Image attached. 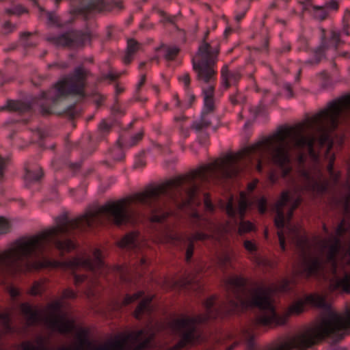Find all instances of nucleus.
I'll return each instance as SVG.
<instances>
[{"mask_svg":"<svg viewBox=\"0 0 350 350\" xmlns=\"http://www.w3.org/2000/svg\"><path fill=\"white\" fill-rule=\"evenodd\" d=\"M189 181L187 175L170 180L156 187H148L141 193L109 202L75 219H69L67 213L56 218V226L39 234L32 237H23L15 240L10 247L0 253V272L15 273L25 269L27 271L40 270L49 267H62L75 269L83 267L88 269L92 267L90 258H74L64 262H51L43 259L33 262L27 260L31 256L42 253L44 248L53 243L59 250L70 252L75 245L70 239L59 240L62 235L68 234L75 229L85 230L94 225L100 215L111 216L116 226H120L129 221L127 205L137 202L144 204H151L161 196L170 189L180 187L183 183Z\"/></svg>","mask_w":350,"mask_h":350,"instance_id":"1","label":"nucleus"},{"mask_svg":"<svg viewBox=\"0 0 350 350\" xmlns=\"http://www.w3.org/2000/svg\"><path fill=\"white\" fill-rule=\"evenodd\" d=\"M340 118H350V94L330 102L327 107L308 120L292 127H280L271 136L246 147L236 154H227L217 159L214 162L192 171L187 174L189 181L200 179L208 181L211 179L231 178L239 173V161L245 156L253 153L265 152L269 153L272 163L282 170V176L286 177L292 170L291 166V144L294 146H308L309 154L314 157L313 146L315 137L305 135L306 127L322 132L319 142L321 146L329 141V132L334 130L338 124Z\"/></svg>","mask_w":350,"mask_h":350,"instance_id":"2","label":"nucleus"},{"mask_svg":"<svg viewBox=\"0 0 350 350\" xmlns=\"http://www.w3.org/2000/svg\"><path fill=\"white\" fill-rule=\"evenodd\" d=\"M244 278L235 276L228 282V295L230 309L234 310L239 307L247 308L256 306L261 312L253 321L254 328L270 325L275 319V312L271 304L269 288H258L253 291L246 287Z\"/></svg>","mask_w":350,"mask_h":350,"instance_id":"3","label":"nucleus"},{"mask_svg":"<svg viewBox=\"0 0 350 350\" xmlns=\"http://www.w3.org/2000/svg\"><path fill=\"white\" fill-rule=\"evenodd\" d=\"M349 327L350 310L345 315L331 312L319 323L275 345L270 350H305L331 334Z\"/></svg>","mask_w":350,"mask_h":350,"instance_id":"4","label":"nucleus"},{"mask_svg":"<svg viewBox=\"0 0 350 350\" xmlns=\"http://www.w3.org/2000/svg\"><path fill=\"white\" fill-rule=\"evenodd\" d=\"M88 331L81 329L77 334V339L79 345L70 349L77 350H124L127 342L139 343L136 350H141L147 347L151 340L150 336H147V332L139 330L129 334L125 338L108 340L100 342L90 341L88 338Z\"/></svg>","mask_w":350,"mask_h":350,"instance_id":"5","label":"nucleus"},{"mask_svg":"<svg viewBox=\"0 0 350 350\" xmlns=\"http://www.w3.org/2000/svg\"><path fill=\"white\" fill-rule=\"evenodd\" d=\"M214 297L207 299L204 303L206 313L199 314L195 318H181L172 321L170 327L172 330L181 332L180 340L169 350H181L189 345H193L198 342L200 335L196 332L195 323H204L210 319H215L217 312L213 308Z\"/></svg>","mask_w":350,"mask_h":350,"instance_id":"6","label":"nucleus"},{"mask_svg":"<svg viewBox=\"0 0 350 350\" xmlns=\"http://www.w3.org/2000/svg\"><path fill=\"white\" fill-rule=\"evenodd\" d=\"M219 51V46L213 48L208 42H201L192 59L193 68L197 72L199 81L205 83L215 81L217 72L214 66L217 62Z\"/></svg>","mask_w":350,"mask_h":350,"instance_id":"7","label":"nucleus"},{"mask_svg":"<svg viewBox=\"0 0 350 350\" xmlns=\"http://www.w3.org/2000/svg\"><path fill=\"white\" fill-rule=\"evenodd\" d=\"M90 72L83 66H79L74 69L72 74L55 85L56 94L52 98L53 104L68 95L85 96V87L88 77Z\"/></svg>","mask_w":350,"mask_h":350,"instance_id":"8","label":"nucleus"},{"mask_svg":"<svg viewBox=\"0 0 350 350\" xmlns=\"http://www.w3.org/2000/svg\"><path fill=\"white\" fill-rule=\"evenodd\" d=\"M92 36L90 31L71 29L57 36H49L46 40L58 48L69 50L83 49L87 44H91Z\"/></svg>","mask_w":350,"mask_h":350,"instance_id":"9","label":"nucleus"},{"mask_svg":"<svg viewBox=\"0 0 350 350\" xmlns=\"http://www.w3.org/2000/svg\"><path fill=\"white\" fill-rule=\"evenodd\" d=\"M296 247L299 251V262L298 273L308 278L317 274L322 267V259L311 254L312 246L305 237H297Z\"/></svg>","mask_w":350,"mask_h":350,"instance_id":"10","label":"nucleus"},{"mask_svg":"<svg viewBox=\"0 0 350 350\" xmlns=\"http://www.w3.org/2000/svg\"><path fill=\"white\" fill-rule=\"evenodd\" d=\"M122 0H90L87 3L81 4L80 6L75 7L70 13L77 15H83L87 17L93 12L103 13L110 12L114 9L122 10L124 9Z\"/></svg>","mask_w":350,"mask_h":350,"instance_id":"11","label":"nucleus"},{"mask_svg":"<svg viewBox=\"0 0 350 350\" xmlns=\"http://www.w3.org/2000/svg\"><path fill=\"white\" fill-rule=\"evenodd\" d=\"M59 309V305L57 303L50 305L43 321L46 327L53 331H57L60 334L70 333L75 327V322L66 319L65 315L58 314Z\"/></svg>","mask_w":350,"mask_h":350,"instance_id":"12","label":"nucleus"},{"mask_svg":"<svg viewBox=\"0 0 350 350\" xmlns=\"http://www.w3.org/2000/svg\"><path fill=\"white\" fill-rule=\"evenodd\" d=\"M288 200V193L287 191H284L282 193L280 199L276 202V216L274 219V224L275 227L278 229H282L284 227L285 217L282 208L286 205Z\"/></svg>","mask_w":350,"mask_h":350,"instance_id":"13","label":"nucleus"},{"mask_svg":"<svg viewBox=\"0 0 350 350\" xmlns=\"http://www.w3.org/2000/svg\"><path fill=\"white\" fill-rule=\"evenodd\" d=\"M329 288L332 292L338 291L341 293L350 294V273H345L342 278L332 280Z\"/></svg>","mask_w":350,"mask_h":350,"instance_id":"14","label":"nucleus"},{"mask_svg":"<svg viewBox=\"0 0 350 350\" xmlns=\"http://www.w3.org/2000/svg\"><path fill=\"white\" fill-rule=\"evenodd\" d=\"M31 104L20 100H8L5 106L0 108L1 111H8L10 112H18L20 113L30 111Z\"/></svg>","mask_w":350,"mask_h":350,"instance_id":"15","label":"nucleus"},{"mask_svg":"<svg viewBox=\"0 0 350 350\" xmlns=\"http://www.w3.org/2000/svg\"><path fill=\"white\" fill-rule=\"evenodd\" d=\"M222 84L225 89H228L231 85H235L241 78L237 72H231L227 65H224L221 70Z\"/></svg>","mask_w":350,"mask_h":350,"instance_id":"16","label":"nucleus"},{"mask_svg":"<svg viewBox=\"0 0 350 350\" xmlns=\"http://www.w3.org/2000/svg\"><path fill=\"white\" fill-rule=\"evenodd\" d=\"M302 176L306 178V187L313 191L317 193H323L327 189V183L318 180L310 176V174L307 171L302 172Z\"/></svg>","mask_w":350,"mask_h":350,"instance_id":"17","label":"nucleus"},{"mask_svg":"<svg viewBox=\"0 0 350 350\" xmlns=\"http://www.w3.org/2000/svg\"><path fill=\"white\" fill-rule=\"evenodd\" d=\"M142 44L134 38L127 40V47L125 55L123 57V62L129 64L133 59L134 55L141 49Z\"/></svg>","mask_w":350,"mask_h":350,"instance_id":"18","label":"nucleus"},{"mask_svg":"<svg viewBox=\"0 0 350 350\" xmlns=\"http://www.w3.org/2000/svg\"><path fill=\"white\" fill-rule=\"evenodd\" d=\"M329 241L323 242V247H327L328 250L326 254L327 261L332 263L334 269H336L335 258L340 249V241L338 239L335 238L331 244H328Z\"/></svg>","mask_w":350,"mask_h":350,"instance_id":"19","label":"nucleus"},{"mask_svg":"<svg viewBox=\"0 0 350 350\" xmlns=\"http://www.w3.org/2000/svg\"><path fill=\"white\" fill-rule=\"evenodd\" d=\"M152 297H146L140 301L138 306L134 311V317L140 319L142 315L149 314L152 310V306L151 305Z\"/></svg>","mask_w":350,"mask_h":350,"instance_id":"20","label":"nucleus"},{"mask_svg":"<svg viewBox=\"0 0 350 350\" xmlns=\"http://www.w3.org/2000/svg\"><path fill=\"white\" fill-rule=\"evenodd\" d=\"M21 310L22 313L26 317L27 325H33L39 321L40 319L38 312L33 310L29 304L25 303L21 304Z\"/></svg>","mask_w":350,"mask_h":350,"instance_id":"21","label":"nucleus"},{"mask_svg":"<svg viewBox=\"0 0 350 350\" xmlns=\"http://www.w3.org/2000/svg\"><path fill=\"white\" fill-rule=\"evenodd\" d=\"M25 180L28 183H32L40 180L44 176L42 168L39 167L35 171H31L28 167H25Z\"/></svg>","mask_w":350,"mask_h":350,"instance_id":"22","label":"nucleus"},{"mask_svg":"<svg viewBox=\"0 0 350 350\" xmlns=\"http://www.w3.org/2000/svg\"><path fill=\"white\" fill-rule=\"evenodd\" d=\"M139 237V232L137 231L131 232L126 234L118 243L120 247H126L134 245Z\"/></svg>","mask_w":350,"mask_h":350,"instance_id":"23","label":"nucleus"},{"mask_svg":"<svg viewBox=\"0 0 350 350\" xmlns=\"http://www.w3.org/2000/svg\"><path fill=\"white\" fill-rule=\"evenodd\" d=\"M160 48L164 50V57L167 61L174 60L180 51V48L176 46H170L162 44Z\"/></svg>","mask_w":350,"mask_h":350,"instance_id":"24","label":"nucleus"},{"mask_svg":"<svg viewBox=\"0 0 350 350\" xmlns=\"http://www.w3.org/2000/svg\"><path fill=\"white\" fill-rule=\"evenodd\" d=\"M198 187L196 185H191V187L188 189L186 191L187 193V199L185 200L182 203H180L178 205V208L183 209L185 206H187L190 205L191 203H193L194 198L196 195V193L198 191Z\"/></svg>","mask_w":350,"mask_h":350,"instance_id":"25","label":"nucleus"},{"mask_svg":"<svg viewBox=\"0 0 350 350\" xmlns=\"http://www.w3.org/2000/svg\"><path fill=\"white\" fill-rule=\"evenodd\" d=\"M214 86L211 85L207 90H204L205 106L209 111H212L214 109Z\"/></svg>","mask_w":350,"mask_h":350,"instance_id":"26","label":"nucleus"},{"mask_svg":"<svg viewBox=\"0 0 350 350\" xmlns=\"http://www.w3.org/2000/svg\"><path fill=\"white\" fill-rule=\"evenodd\" d=\"M93 256L94 257V259L92 260L90 258L92 267H89V270H91V271H94L96 269H98L101 268L104 265V262L102 259L103 258L102 253L99 249L94 250V251L93 252Z\"/></svg>","mask_w":350,"mask_h":350,"instance_id":"27","label":"nucleus"},{"mask_svg":"<svg viewBox=\"0 0 350 350\" xmlns=\"http://www.w3.org/2000/svg\"><path fill=\"white\" fill-rule=\"evenodd\" d=\"M306 301L312 304L316 307L325 308L327 304L323 297L318 295H310L306 297Z\"/></svg>","mask_w":350,"mask_h":350,"instance_id":"28","label":"nucleus"},{"mask_svg":"<svg viewBox=\"0 0 350 350\" xmlns=\"http://www.w3.org/2000/svg\"><path fill=\"white\" fill-rule=\"evenodd\" d=\"M312 8L314 11L315 18L319 21H324L329 16V12L326 10V7L312 5Z\"/></svg>","mask_w":350,"mask_h":350,"instance_id":"29","label":"nucleus"},{"mask_svg":"<svg viewBox=\"0 0 350 350\" xmlns=\"http://www.w3.org/2000/svg\"><path fill=\"white\" fill-rule=\"evenodd\" d=\"M255 230V226L250 221H242L239 223L238 232L240 235Z\"/></svg>","mask_w":350,"mask_h":350,"instance_id":"30","label":"nucleus"},{"mask_svg":"<svg viewBox=\"0 0 350 350\" xmlns=\"http://www.w3.org/2000/svg\"><path fill=\"white\" fill-rule=\"evenodd\" d=\"M5 12L8 15H17L20 16L23 14L29 12L28 10L23 7L22 5H17L14 8H8L5 10Z\"/></svg>","mask_w":350,"mask_h":350,"instance_id":"31","label":"nucleus"},{"mask_svg":"<svg viewBox=\"0 0 350 350\" xmlns=\"http://www.w3.org/2000/svg\"><path fill=\"white\" fill-rule=\"evenodd\" d=\"M48 23L51 25L57 26L58 27H62V24L61 19L54 12H48L46 13Z\"/></svg>","mask_w":350,"mask_h":350,"instance_id":"32","label":"nucleus"},{"mask_svg":"<svg viewBox=\"0 0 350 350\" xmlns=\"http://www.w3.org/2000/svg\"><path fill=\"white\" fill-rule=\"evenodd\" d=\"M231 262V257L228 254H224L218 258V266L221 269H226Z\"/></svg>","mask_w":350,"mask_h":350,"instance_id":"33","label":"nucleus"},{"mask_svg":"<svg viewBox=\"0 0 350 350\" xmlns=\"http://www.w3.org/2000/svg\"><path fill=\"white\" fill-rule=\"evenodd\" d=\"M210 237H211V236L207 234L197 232L189 236L187 238V240L188 242L194 243L195 241H204V240L208 239Z\"/></svg>","mask_w":350,"mask_h":350,"instance_id":"34","label":"nucleus"},{"mask_svg":"<svg viewBox=\"0 0 350 350\" xmlns=\"http://www.w3.org/2000/svg\"><path fill=\"white\" fill-rule=\"evenodd\" d=\"M10 159L9 157H3L0 155V181H3L4 174L7 166L9 164Z\"/></svg>","mask_w":350,"mask_h":350,"instance_id":"35","label":"nucleus"},{"mask_svg":"<svg viewBox=\"0 0 350 350\" xmlns=\"http://www.w3.org/2000/svg\"><path fill=\"white\" fill-rule=\"evenodd\" d=\"M16 29V25L12 23L10 21H6L2 25V29L5 35L12 33Z\"/></svg>","mask_w":350,"mask_h":350,"instance_id":"36","label":"nucleus"},{"mask_svg":"<svg viewBox=\"0 0 350 350\" xmlns=\"http://www.w3.org/2000/svg\"><path fill=\"white\" fill-rule=\"evenodd\" d=\"M142 295H143V292H142V291L135 293L133 294L132 295H126V296L125 297V298L123 300L122 304L125 306L128 305V304L135 301V300L138 299L139 297H141L142 296Z\"/></svg>","mask_w":350,"mask_h":350,"instance_id":"37","label":"nucleus"},{"mask_svg":"<svg viewBox=\"0 0 350 350\" xmlns=\"http://www.w3.org/2000/svg\"><path fill=\"white\" fill-rule=\"evenodd\" d=\"M301 202V199L299 198H297L294 201V202L293 203V204L291 205V208H289V210L287 213V215H286V221L287 222H288L291 219V218L293 217V215L294 211L299 206Z\"/></svg>","mask_w":350,"mask_h":350,"instance_id":"38","label":"nucleus"},{"mask_svg":"<svg viewBox=\"0 0 350 350\" xmlns=\"http://www.w3.org/2000/svg\"><path fill=\"white\" fill-rule=\"evenodd\" d=\"M42 291V284L38 282H35L29 291V293L31 295H38L41 294Z\"/></svg>","mask_w":350,"mask_h":350,"instance_id":"39","label":"nucleus"},{"mask_svg":"<svg viewBox=\"0 0 350 350\" xmlns=\"http://www.w3.org/2000/svg\"><path fill=\"white\" fill-rule=\"evenodd\" d=\"M304 305L301 301H297L295 304H293L288 308V313L291 314H299L303 311Z\"/></svg>","mask_w":350,"mask_h":350,"instance_id":"40","label":"nucleus"},{"mask_svg":"<svg viewBox=\"0 0 350 350\" xmlns=\"http://www.w3.org/2000/svg\"><path fill=\"white\" fill-rule=\"evenodd\" d=\"M10 228L9 221L3 217H0V234L8 232Z\"/></svg>","mask_w":350,"mask_h":350,"instance_id":"41","label":"nucleus"},{"mask_svg":"<svg viewBox=\"0 0 350 350\" xmlns=\"http://www.w3.org/2000/svg\"><path fill=\"white\" fill-rule=\"evenodd\" d=\"M0 322L2 324L5 332L10 331V319L7 314L0 313Z\"/></svg>","mask_w":350,"mask_h":350,"instance_id":"42","label":"nucleus"},{"mask_svg":"<svg viewBox=\"0 0 350 350\" xmlns=\"http://www.w3.org/2000/svg\"><path fill=\"white\" fill-rule=\"evenodd\" d=\"M350 228L349 225H347L345 220L343 219L340 222V224L338 225L337 229H336V234L338 236H342L345 232L348 231Z\"/></svg>","mask_w":350,"mask_h":350,"instance_id":"43","label":"nucleus"},{"mask_svg":"<svg viewBox=\"0 0 350 350\" xmlns=\"http://www.w3.org/2000/svg\"><path fill=\"white\" fill-rule=\"evenodd\" d=\"M168 213H163L160 215L152 214V215L150 218V220L151 222L161 223L168 217Z\"/></svg>","mask_w":350,"mask_h":350,"instance_id":"44","label":"nucleus"},{"mask_svg":"<svg viewBox=\"0 0 350 350\" xmlns=\"http://www.w3.org/2000/svg\"><path fill=\"white\" fill-rule=\"evenodd\" d=\"M230 100L231 103L234 105L243 103L245 101V98L240 96L239 92H237L235 94L231 95Z\"/></svg>","mask_w":350,"mask_h":350,"instance_id":"45","label":"nucleus"},{"mask_svg":"<svg viewBox=\"0 0 350 350\" xmlns=\"http://www.w3.org/2000/svg\"><path fill=\"white\" fill-rule=\"evenodd\" d=\"M247 208V202L245 198H242L239 202V213L241 219H243Z\"/></svg>","mask_w":350,"mask_h":350,"instance_id":"46","label":"nucleus"},{"mask_svg":"<svg viewBox=\"0 0 350 350\" xmlns=\"http://www.w3.org/2000/svg\"><path fill=\"white\" fill-rule=\"evenodd\" d=\"M75 106L72 105L68 107L66 110L63 112L57 113V115L60 116L65 114L69 120H73L75 118L76 112L74 110Z\"/></svg>","mask_w":350,"mask_h":350,"instance_id":"47","label":"nucleus"},{"mask_svg":"<svg viewBox=\"0 0 350 350\" xmlns=\"http://www.w3.org/2000/svg\"><path fill=\"white\" fill-rule=\"evenodd\" d=\"M323 6L326 7L327 10L337 11L339 9V2L337 0H330Z\"/></svg>","mask_w":350,"mask_h":350,"instance_id":"48","label":"nucleus"},{"mask_svg":"<svg viewBox=\"0 0 350 350\" xmlns=\"http://www.w3.org/2000/svg\"><path fill=\"white\" fill-rule=\"evenodd\" d=\"M243 338L247 340L248 342V345L250 346H251L252 345V341L254 340V331H253V329H247L245 330L243 333Z\"/></svg>","mask_w":350,"mask_h":350,"instance_id":"49","label":"nucleus"},{"mask_svg":"<svg viewBox=\"0 0 350 350\" xmlns=\"http://www.w3.org/2000/svg\"><path fill=\"white\" fill-rule=\"evenodd\" d=\"M194 250V243L188 242V245L186 248L185 259L188 262L191 258Z\"/></svg>","mask_w":350,"mask_h":350,"instance_id":"50","label":"nucleus"},{"mask_svg":"<svg viewBox=\"0 0 350 350\" xmlns=\"http://www.w3.org/2000/svg\"><path fill=\"white\" fill-rule=\"evenodd\" d=\"M210 126V122L206 121H201L199 122H195L193 124V128L197 131H200L204 129L208 128Z\"/></svg>","mask_w":350,"mask_h":350,"instance_id":"51","label":"nucleus"},{"mask_svg":"<svg viewBox=\"0 0 350 350\" xmlns=\"http://www.w3.org/2000/svg\"><path fill=\"white\" fill-rule=\"evenodd\" d=\"M258 208L260 213L263 214L267 209V200L265 197L260 198L258 202Z\"/></svg>","mask_w":350,"mask_h":350,"instance_id":"52","label":"nucleus"},{"mask_svg":"<svg viewBox=\"0 0 350 350\" xmlns=\"http://www.w3.org/2000/svg\"><path fill=\"white\" fill-rule=\"evenodd\" d=\"M289 315L290 314L288 312L286 314H284L282 317H276L275 316L274 321L276 323V325H283L286 324V323L287 322Z\"/></svg>","mask_w":350,"mask_h":350,"instance_id":"53","label":"nucleus"},{"mask_svg":"<svg viewBox=\"0 0 350 350\" xmlns=\"http://www.w3.org/2000/svg\"><path fill=\"white\" fill-rule=\"evenodd\" d=\"M204 204L206 208L210 211L214 210V206L213 205L210 196L208 193L204 194Z\"/></svg>","mask_w":350,"mask_h":350,"instance_id":"54","label":"nucleus"},{"mask_svg":"<svg viewBox=\"0 0 350 350\" xmlns=\"http://www.w3.org/2000/svg\"><path fill=\"white\" fill-rule=\"evenodd\" d=\"M244 247L249 252H253L256 251L257 247L254 243L252 241L246 240L243 243Z\"/></svg>","mask_w":350,"mask_h":350,"instance_id":"55","label":"nucleus"},{"mask_svg":"<svg viewBox=\"0 0 350 350\" xmlns=\"http://www.w3.org/2000/svg\"><path fill=\"white\" fill-rule=\"evenodd\" d=\"M76 297V293L70 288L65 289L62 293V297L64 299H75Z\"/></svg>","mask_w":350,"mask_h":350,"instance_id":"56","label":"nucleus"},{"mask_svg":"<svg viewBox=\"0 0 350 350\" xmlns=\"http://www.w3.org/2000/svg\"><path fill=\"white\" fill-rule=\"evenodd\" d=\"M226 210V213L228 215V216L234 217L235 215V211L233 208L232 199H230V200L227 203Z\"/></svg>","mask_w":350,"mask_h":350,"instance_id":"57","label":"nucleus"},{"mask_svg":"<svg viewBox=\"0 0 350 350\" xmlns=\"http://www.w3.org/2000/svg\"><path fill=\"white\" fill-rule=\"evenodd\" d=\"M144 137V131H141L131 137V145L134 146L138 142L141 141Z\"/></svg>","mask_w":350,"mask_h":350,"instance_id":"58","label":"nucleus"},{"mask_svg":"<svg viewBox=\"0 0 350 350\" xmlns=\"http://www.w3.org/2000/svg\"><path fill=\"white\" fill-rule=\"evenodd\" d=\"M98 128H99V130L102 132H109L110 131L111 126L106 121L103 120L100 123Z\"/></svg>","mask_w":350,"mask_h":350,"instance_id":"59","label":"nucleus"},{"mask_svg":"<svg viewBox=\"0 0 350 350\" xmlns=\"http://www.w3.org/2000/svg\"><path fill=\"white\" fill-rule=\"evenodd\" d=\"M342 263L349 265H350V248H349L342 258Z\"/></svg>","mask_w":350,"mask_h":350,"instance_id":"60","label":"nucleus"},{"mask_svg":"<svg viewBox=\"0 0 350 350\" xmlns=\"http://www.w3.org/2000/svg\"><path fill=\"white\" fill-rule=\"evenodd\" d=\"M159 14L164 18L163 23H174V17H170L166 16V13L164 11L160 10L159 12Z\"/></svg>","mask_w":350,"mask_h":350,"instance_id":"61","label":"nucleus"},{"mask_svg":"<svg viewBox=\"0 0 350 350\" xmlns=\"http://www.w3.org/2000/svg\"><path fill=\"white\" fill-rule=\"evenodd\" d=\"M40 113L43 116H46L52 114L53 112L51 111L49 107H46L44 105H42L40 106Z\"/></svg>","mask_w":350,"mask_h":350,"instance_id":"62","label":"nucleus"},{"mask_svg":"<svg viewBox=\"0 0 350 350\" xmlns=\"http://www.w3.org/2000/svg\"><path fill=\"white\" fill-rule=\"evenodd\" d=\"M291 47L290 44H284L278 48V52L280 54H282L284 53L289 52L291 51Z\"/></svg>","mask_w":350,"mask_h":350,"instance_id":"63","label":"nucleus"},{"mask_svg":"<svg viewBox=\"0 0 350 350\" xmlns=\"http://www.w3.org/2000/svg\"><path fill=\"white\" fill-rule=\"evenodd\" d=\"M95 96H96V98L95 99V104L96 105L97 107L98 108L103 105V103L105 100V97L100 94H95Z\"/></svg>","mask_w":350,"mask_h":350,"instance_id":"64","label":"nucleus"}]
</instances>
